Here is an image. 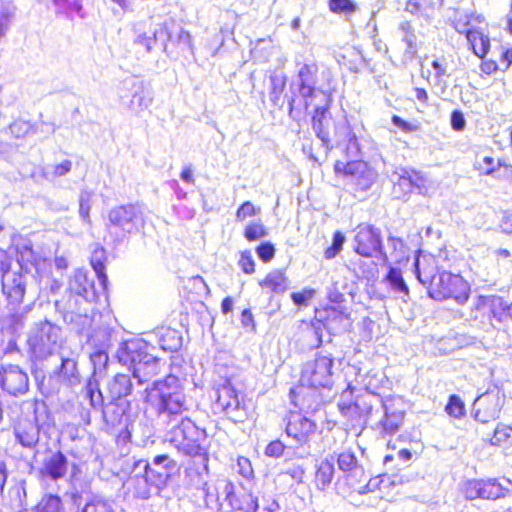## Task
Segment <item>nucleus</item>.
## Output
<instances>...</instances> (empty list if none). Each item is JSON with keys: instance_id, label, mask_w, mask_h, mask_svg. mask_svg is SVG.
I'll return each instance as SVG.
<instances>
[{"instance_id": "f257e3e1", "label": "nucleus", "mask_w": 512, "mask_h": 512, "mask_svg": "<svg viewBox=\"0 0 512 512\" xmlns=\"http://www.w3.org/2000/svg\"><path fill=\"white\" fill-rule=\"evenodd\" d=\"M133 392V383L127 374L117 373L107 385L109 404L103 410V421L107 432L113 433L117 445L131 442V403L127 400Z\"/></svg>"}, {"instance_id": "f03ea898", "label": "nucleus", "mask_w": 512, "mask_h": 512, "mask_svg": "<svg viewBox=\"0 0 512 512\" xmlns=\"http://www.w3.org/2000/svg\"><path fill=\"white\" fill-rule=\"evenodd\" d=\"M416 274L429 297L437 301L453 299L459 304L468 301L471 294L469 282L459 274L440 271L435 257H425L421 264L416 262Z\"/></svg>"}, {"instance_id": "7ed1b4c3", "label": "nucleus", "mask_w": 512, "mask_h": 512, "mask_svg": "<svg viewBox=\"0 0 512 512\" xmlns=\"http://www.w3.org/2000/svg\"><path fill=\"white\" fill-rule=\"evenodd\" d=\"M143 465L144 473L135 486V494L140 499H148L153 494H158L167 484L170 471L178 468L176 460L168 454L156 455L152 462L140 459L135 466Z\"/></svg>"}, {"instance_id": "20e7f679", "label": "nucleus", "mask_w": 512, "mask_h": 512, "mask_svg": "<svg viewBox=\"0 0 512 512\" xmlns=\"http://www.w3.org/2000/svg\"><path fill=\"white\" fill-rule=\"evenodd\" d=\"M334 359L331 355L317 353L303 368L297 384L290 389V398L298 405L305 388L314 390L331 388Z\"/></svg>"}, {"instance_id": "39448f33", "label": "nucleus", "mask_w": 512, "mask_h": 512, "mask_svg": "<svg viewBox=\"0 0 512 512\" xmlns=\"http://www.w3.org/2000/svg\"><path fill=\"white\" fill-rule=\"evenodd\" d=\"M168 440L179 452L190 457H199L207 467L209 461L207 434L189 418H182L170 430Z\"/></svg>"}, {"instance_id": "423d86ee", "label": "nucleus", "mask_w": 512, "mask_h": 512, "mask_svg": "<svg viewBox=\"0 0 512 512\" xmlns=\"http://www.w3.org/2000/svg\"><path fill=\"white\" fill-rule=\"evenodd\" d=\"M144 401L158 415L175 416L187 410L186 397L180 385L171 384L168 379L153 382L145 390Z\"/></svg>"}, {"instance_id": "0eeeda50", "label": "nucleus", "mask_w": 512, "mask_h": 512, "mask_svg": "<svg viewBox=\"0 0 512 512\" xmlns=\"http://www.w3.org/2000/svg\"><path fill=\"white\" fill-rule=\"evenodd\" d=\"M147 343L141 339H130L122 343L117 351V358L123 364L133 367V376L140 383L148 379L141 378V372L145 374L151 370V376L157 375L158 362L146 351Z\"/></svg>"}, {"instance_id": "6e6552de", "label": "nucleus", "mask_w": 512, "mask_h": 512, "mask_svg": "<svg viewBox=\"0 0 512 512\" xmlns=\"http://www.w3.org/2000/svg\"><path fill=\"white\" fill-rule=\"evenodd\" d=\"M60 328L50 322H41L29 336L28 352L34 361H41L51 356L59 345Z\"/></svg>"}, {"instance_id": "1a4fd4ad", "label": "nucleus", "mask_w": 512, "mask_h": 512, "mask_svg": "<svg viewBox=\"0 0 512 512\" xmlns=\"http://www.w3.org/2000/svg\"><path fill=\"white\" fill-rule=\"evenodd\" d=\"M333 169L336 176L349 179V183L355 192L367 191L377 179L376 171L363 160L347 162L337 160Z\"/></svg>"}, {"instance_id": "9d476101", "label": "nucleus", "mask_w": 512, "mask_h": 512, "mask_svg": "<svg viewBox=\"0 0 512 512\" xmlns=\"http://www.w3.org/2000/svg\"><path fill=\"white\" fill-rule=\"evenodd\" d=\"M215 405L234 423H243L250 415L245 402L239 399L238 391L229 381L218 387Z\"/></svg>"}, {"instance_id": "9b49d317", "label": "nucleus", "mask_w": 512, "mask_h": 512, "mask_svg": "<svg viewBox=\"0 0 512 512\" xmlns=\"http://www.w3.org/2000/svg\"><path fill=\"white\" fill-rule=\"evenodd\" d=\"M353 250L365 258H372L382 252V235L379 228L368 223H360L354 230Z\"/></svg>"}, {"instance_id": "f8f14e48", "label": "nucleus", "mask_w": 512, "mask_h": 512, "mask_svg": "<svg viewBox=\"0 0 512 512\" xmlns=\"http://www.w3.org/2000/svg\"><path fill=\"white\" fill-rule=\"evenodd\" d=\"M325 328L330 334L349 332L352 328V320L349 314L334 306L326 305L315 310L312 324Z\"/></svg>"}, {"instance_id": "ddd939ff", "label": "nucleus", "mask_w": 512, "mask_h": 512, "mask_svg": "<svg viewBox=\"0 0 512 512\" xmlns=\"http://www.w3.org/2000/svg\"><path fill=\"white\" fill-rule=\"evenodd\" d=\"M111 224L125 233H132L144 226L145 220L140 209L133 204L121 205L109 213Z\"/></svg>"}, {"instance_id": "4468645a", "label": "nucleus", "mask_w": 512, "mask_h": 512, "mask_svg": "<svg viewBox=\"0 0 512 512\" xmlns=\"http://www.w3.org/2000/svg\"><path fill=\"white\" fill-rule=\"evenodd\" d=\"M226 501L230 509L224 512H256L258 499L242 485L228 481L225 485Z\"/></svg>"}, {"instance_id": "2eb2a0df", "label": "nucleus", "mask_w": 512, "mask_h": 512, "mask_svg": "<svg viewBox=\"0 0 512 512\" xmlns=\"http://www.w3.org/2000/svg\"><path fill=\"white\" fill-rule=\"evenodd\" d=\"M467 15L463 14V21L461 18L454 21L455 29L466 36L469 43L470 50L479 58L483 59L488 54L490 49V39L483 31L477 28H469Z\"/></svg>"}, {"instance_id": "dca6fc26", "label": "nucleus", "mask_w": 512, "mask_h": 512, "mask_svg": "<svg viewBox=\"0 0 512 512\" xmlns=\"http://www.w3.org/2000/svg\"><path fill=\"white\" fill-rule=\"evenodd\" d=\"M475 308L490 320L501 322L506 317L512 319V303L506 304L500 296L480 295L477 298Z\"/></svg>"}, {"instance_id": "f3484780", "label": "nucleus", "mask_w": 512, "mask_h": 512, "mask_svg": "<svg viewBox=\"0 0 512 512\" xmlns=\"http://www.w3.org/2000/svg\"><path fill=\"white\" fill-rule=\"evenodd\" d=\"M0 386L10 395H23L29 389V377L18 366L8 365L0 371Z\"/></svg>"}, {"instance_id": "a211bd4d", "label": "nucleus", "mask_w": 512, "mask_h": 512, "mask_svg": "<svg viewBox=\"0 0 512 512\" xmlns=\"http://www.w3.org/2000/svg\"><path fill=\"white\" fill-rule=\"evenodd\" d=\"M322 93L324 95V100L321 105L314 108L311 122L317 137L327 145L330 141L328 127L332 122V117L330 114L332 96L330 93Z\"/></svg>"}, {"instance_id": "6ab92c4d", "label": "nucleus", "mask_w": 512, "mask_h": 512, "mask_svg": "<svg viewBox=\"0 0 512 512\" xmlns=\"http://www.w3.org/2000/svg\"><path fill=\"white\" fill-rule=\"evenodd\" d=\"M316 424L299 412L291 411L287 417L286 434L296 440L298 443H306L312 433H314Z\"/></svg>"}, {"instance_id": "aec40b11", "label": "nucleus", "mask_w": 512, "mask_h": 512, "mask_svg": "<svg viewBox=\"0 0 512 512\" xmlns=\"http://www.w3.org/2000/svg\"><path fill=\"white\" fill-rule=\"evenodd\" d=\"M474 168L483 176H492L496 179H512V164L504 158L495 159L486 155L474 164Z\"/></svg>"}, {"instance_id": "412c9836", "label": "nucleus", "mask_w": 512, "mask_h": 512, "mask_svg": "<svg viewBox=\"0 0 512 512\" xmlns=\"http://www.w3.org/2000/svg\"><path fill=\"white\" fill-rule=\"evenodd\" d=\"M338 409L346 425L355 427L365 421L372 408L362 397H356L352 401L339 402Z\"/></svg>"}, {"instance_id": "4be33fe9", "label": "nucleus", "mask_w": 512, "mask_h": 512, "mask_svg": "<svg viewBox=\"0 0 512 512\" xmlns=\"http://www.w3.org/2000/svg\"><path fill=\"white\" fill-rule=\"evenodd\" d=\"M68 467L69 462L66 455L62 451L57 450L50 452L44 458L39 474L42 478L56 481L66 476Z\"/></svg>"}, {"instance_id": "5701e85b", "label": "nucleus", "mask_w": 512, "mask_h": 512, "mask_svg": "<svg viewBox=\"0 0 512 512\" xmlns=\"http://www.w3.org/2000/svg\"><path fill=\"white\" fill-rule=\"evenodd\" d=\"M502 402L498 394L485 393L478 398L475 419L481 423L489 422L499 417Z\"/></svg>"}, {"instance_id": "b1692460", "label": "nucleus", "mask_w": 512, "mask_h": 512, "mask_svg": "<svg viewBox=\"0 0 512 512\" xmlns=\"http://www.w3.org/2000/svg\"><path fill=\"white\" fill-rule=\"evenodd\" d=\"M2 291L12 304L22 303L26 283L24 276L19 272H9L1 279Z\"/></svg>"}, {"instance_id": "393cba45", "label": "nucleus", "mask_w": 512, "mask_h": 512, "mask_svg": "<svg viewBox=\"0 0 512 512\" xmlns=\"http://www.w3.org/2000/svg\"><path fill=\"white\" fill-rule=\"evenodd\" d=\"M262 291L277 295L287 291L289 279L284 269H272L258 282Z\"/></svg>"}, {"instance_id": "a878e982", "label": "nucleus", "mask_w": 512, "mask_h": 512, "mask_svg": "<svg viewBox=\"0 0 512 512\" xmlns=\"http://www.w3.org/2000/svg\"><path fill=\"white\" fill-rule=\"evenodd\" d=\"M319 66L317 63H305L298 71V89L304 90L306 96H316L317 89L315 83Z\"/></svg>"}, {"instance_id": "bb28decb", "label": "nucleus", "mask_w": 512, "mask_h": 512, "mask_svg": "<svg viewBox=\"0 0 512 512\" xmlns=\"http://www.w3.org/2000/svg\"><path fill=\"white\" fill-rule=\"evenodd\" d=\"M334 465L328 459L322 460L317 464L315 475H314V484L319 490H326L332 483L334 478Z\"/></svg>"}, {"instance_id": "cd10ccee", "label": "nucleus", "mask_w": 512, "mask_h": 512, "mask_svg": "<svg viewBox=\"0 0 512 512\" xmlns=\"http://www.w3.org/2000/svg\"><path fill=\"white\" fill-rule=\"evenodd\" d=\"M425 178L414 170L404 171L395 185L403 186L405 192H412L417 189L419 192L426 191Z\"/></svg>"}, {"instance_id": "c85d7f7f", "label": "nucleus", "mask_w": 512, "mask_h": 512, "mask_svg": "<svg viewBox=\"0 0 512 512\" xmlns=\"http://www.w3.org/2000/svg\"><path fill=\"white\" fill-rule=\"evenodd\" d=\"M313 98H315V96H306L304 90L298 89V93L292 94L289 100V115L294 119H299L308 111L311 105L309 99Z\"/></svg>"}, {"instance_id": "c756f323", "label": "nucleus", "mask_w": 512, "mask_h": 512, "mask_svg": "<svg viewBox=\"0 0 512 512\" xmlns=\"http://www.w3.org/2000/svg\"><path fill=\"white\" fill-rule=\"evenodd\" d=\"M404 413L385 410L383 418L379 422V427L383 435H393L402 427Z\"/></svg>"}, {"instance_id": "7c9ffc66", "label": "nucleus", "mask_w": 512, "mask_h": 512, "mask_svg": "<svg viewBox=\"0 0 512 512\" xmlns=\"http://www.w3.org/2000/svg\"><path fill=\"white\" fill-rule=\"evenodd\" d=\"M159 345L164 351H176L181 346V336L176 329L161 327L158 330Z\"/></svg>"}, {"instance_id": "2f4dec72", "label": "nucleus", "mask_w": 512, "mask_h": 512, "mask_svg": "<svg viewBox=\"0 0 512 512\" xmlns=\"http://www.w3.org/2000/svg\"><path fill=\"white\" fill-rule=\"evenodd\" d=\"M442 5L443 0H407L404 10L412 15L423 16Z\"/></svg>"}, {"instance_id": "473e14b6", "label": "nucleus", "mask_w": 512, "mask_h": 512, "mask_svg": "<svg viewBox=\"0 0 512 512\" xmlns=\"http://www.w3.org/2000/svg\"><path fill=\"white\" fill-rule=\"evenodd\" d=\"M107 255L106 250L102 246H96L92 251L90 264L94 269L98 279L100 280L102 285H105L107 282V274H106V263Z\"/></svg>"}, {"instance_id": "72a5a7b5", "label": "nucleus", "mask_w": 512, "mask_h": 512, "mask_svg": "<svg viewBox=\"0 0 512 512\" xmlns=\"http://www.w3.org/2000/svg\"><path fill=\"white\" fill-rule=\"evenodd\" d=\"M489 443L503 449L512 448V427L505 424H498L489 439Z\"/></svg>"}, {"instance_id": "f704fd0d", "label": "nucleus", "mask_w": 512, "mask_h": 512, "mask_svg": "<svg viewBox=\"0 0 512 512\" xmlns=\"http://www.w3.org/2000/svg\"><path fill=\"white\" fill-rule=\"evenodd\" d=\"M35 132V124L21 117L14 119L8 126V133L15 139H23Z\"/></svg>"}, {"instance_id": "c9c22d12", "label": "nucleus", "mask_w": 512, "mask_h": 512, "mask_svg": "<svg viewBox=\"0 0 512 512\" xmlns=\"http://www.w3.org/2000/svg\"><path fill=\"white\" fill-rule=\"evenodd\" d=\"M35 512H64L63 501L56 494H47L35 505Z\"/></svg>"}, {"instance_id": "e433bc0d", "label": "nucleus", "mask_w": 512, "mask_h": 512, "mask_svg": "<svg viewBox=\"0 0 512 512\" xmlns=\"http://www.w3.org/2000/svg\"><path fill=\"white\" fill-rule=\"evenodd\" d=\"M207 284L204 279L197 275L190 277L183 285L184 295L187 299H194L207 291Z\"/></svg>"}, {"instance_id": "4c0bfd02", "label": "nucleus", "mask_w": 512, "mask_h": 512, "mask_svg": "<svg viewBox=\"0 0 512 512\" xmlns=\"http://www.w3.org/2000/svg\"><path fill=\"white\" fill-rule=\"evenodd\" d=\"M479 498L495 500L502 496V487L495 480H479Z\"/></svg>"}, {"instance_id": "58836bf2", "label": "nucleus", "mask_w": 512, "mask_h": 512, "mask_svg": "<svg viewBox=\"0 0 512 512\" xmlns=\"http://www.w3.org/2000/svg\"><path fill=\"white\" fill-rule=\"evenodd\" d=\"M85 396L89 400L90 405L94 408L103 403V395L100 390L99 382L96 378L92 377L86 381Z\"/></svg>"}, {"instance_id": "ea45409f", "label": "nucleus", "mask_w": 512, "mask_h": 512, "mask_svg": "<svg viewBox=\"0 0 512 512\" xmlns=\"http://www.w3.org/2000/svg\"><path fill=\"white\" fill-rule=\"evenodd\" d=\"M445 412L454 419H461L466 415V407L460 396L452 394L445 405Z\"/></svg>"}, {"instance_id": "a19ab883", "label": "nucleus", "mask_w": 512, "mask_h": 512, "mask_svg": "<svg viewBox=\"0 0 512 512\" xmlns=\"http://www.w3.org/2000/svg\"><path fill=\"white\" fill-rule=\"evenodd\" d=\"M56 375L63 381H71L78 376L77 362L72 358H62Z\"/></svg>"}, {"instance_id": "79ce46f5", "label": "nucleus", "mask_w": 512, "mask_h": 512, "mask_svg": "<svg viewBox=\"0 0 512 512\" xmlns=\"http://www.w3.org/2000/svg\"><path fill=\"white\" fill-rule=\"evenodd\" d=\"M268 235V229L261 221L248 223L243 230V236L248 242L257 241Z\"/></svg>"}, {"instance_id": "37998d69", "label": "nucleus", "mask_w": 512, "mask_h": 512, "mask_svg": "<svg viewBox=\"0 0 512 512\" xmlns=\"http://www.w3.org/2000/svg\"><path fill=\"white\" fill-rule=\"evenodd\" d=\"M385 279L389 282L394 290L400 291L404 295L409 294V288L406 285L402 276V272L399 268L390 267Z\"/></svg>"}, {"instance_id": "c03bdc74", "label": "nucleus", "mask_w": 512, "mask_h": 512, "mask_svg": "<svg viewBox=\"0 0 512 512\" xmlns=\"http://www.w3.org/2000/svg\"><path fill=\"white\" fill-rule=\"evenodd\" d=\"M391 484L390 477L381 474L371 477L365 486L362 489H359V492L368 493V492H376L383 491V489L387 488Z\"/></svg>"}, {"instance_id": "a18cd8bd", "label": "nucleus", "mask_w": 512, "mask_h": 512, "mask_svg": "<svg viewBox=\"0 0 512 512\" xmlns=\"http://www.w3.org/2000/svg\"><path fill=\"white\" fill-rule=\"evenodd\" d=\"M270 99L274 105H279L286 87V78L283 76H271Z\"/></svg>"}, {"instance_id": "49530a36", "label": "nucleus", "mask_w": 512, "mask_h": 512, "mask_svg": "<svg viewBox=\"0 0 512 512\" xmlns=\"http://www.w3.org/2000/svg\"><path fill=\"white\" fill-rule=\"evenodd\" d=\"M329 10L334 14L351 15L357 10L352 0H328Z\"/></svg>"}, {"instance_id": "de8ad7c7", "label": "nucleus", "mask_w": 512, "mask_h": 512, "mask_svg": "<svg viewBox=\"0 0 512 512\" xmlns=\"http://www.w3.org/2000/svg\"><path fill=\"white\" fill-rule=\"evenodd\" d=\"M337 464L340 470L350 472L357 468L358 461L352 451H342L337 456Z\"/></svg>"}, {"instance_id": "09e8293b", "label": "nucleus", "mask_w": 512, "mask_h": 512, "mask_svg": "<svg viewBox=\"0 0 512 512\" xmlns=\"http://www.w3.org/2000/svg\"><path fill=\"white\" fill-rule=\"evenodd\" d=\"M345 240V236L341 231H335L332 244L325 249L324 257L326 259L335 258L341 252Z\"/></svg>"}, {"instance_id": "8fccbe9b", "label": "nucleus", "mask_w": 512, "mask_h": 512, "mask_svg": "<svg viewBox=\"0 0 512 512\" xmlns=\"http://www.w3.org/2000/svg\"><path fill=\"white\" fill-rule=\"evenodd\" d=\"M238 265L244 274L251 275L256 270V264L250 250L239 252Z\"/></svg>"}, {"instance_id": "3c124183", "label": "nucleus", "mask_w": 512, "mask_h": 512, "mask_svg": "<svg viewBox=\"0 0 512 512\" xmlns=\"http://www.w3.org/2000/svg\"><path fill=\"white\" fill-rule=\"evenodd\" d=\"M260 213V207L255 206L251 201H244L236 211V220L243 222L247 218L254 217Z\"/></svg>"}, {"instance_id": "603ef678", "label": "nucleus", "mask_w": 512, "mask_h": 512, "mask_svg": "<svg viewBox=\"0 0 512 512\" xmlns=\"http://www.w3.org/2000/svg\"><path fill=\"white\" fill-rule=\"evenodd\" d=\"M275 247L270 242H263L256 247V253L264 263L270 262L275 256Z\"/></svg>"}, {"instance_id": "864d4df0", "label": "nucleus", "mask_w": 512, "mask_h": 512, "mask_svg": "<svg viewBox=\"0 0 512 512\" xmlns=\"http://www.w3.org/2000/svg\"><path fill=\"white\" fill-rule=\"evenodd\" d=\"M391 121L396 127H398L400 130L406 133L415 132L420 128L419 122H408L398 115H393L391 117Z\"/></svg>"}, {"instance_id": "5fc2aeb1", "label": "nucleus", "mask_w": 512, "mask_h": 512, "mask_svg": "<svg viewBox=\"0 0 512 512\" xmlns=\"http://www.w3.org/2000/svg\"><path fill=\"white\" fill-rule=\"evenodd\" d=\"M478 487H479V480L473 479V480L466 481L462 488L464 497L469 500H474V499L479 498L480 490H478Z\"/></svg>"}, {"instance_id": "6e6d98bb", "label": "nucleus", "mask_w": 512, "mask_h": 512, "mask_svg": "<svg viewBox=\"0 0 512 512\" xmlns=\"http://www.w3.org/2000/svg\"><path fill=\"white\" fill-rule=\"evenodd\" d=\"M20 258L18 262L21 266V269L28 270V263L35 264L36 255L34 254L32 248L24 246L19 252Z\"/></svg>"}, {"instance_id": "4d7b16f0", "label": "nucleus", "mask_w": 512, "mask_h": 512, "mask_svg": "<svg viewBox=\"0 0 512 512\" xmlns=\"http://www.w3.org/2000/svg\"><path fill=\"white\" fill-rule=\"evenodd\" d=\"M285 449L286 446L284 445V443L276 439L268 443V445L265 448V454L269 457L278 458L284 454Z\"/></svg>"}, {"instance_id": "13d9d810", "label": "nucleus", "mask_w": 512, "mask_h": 512, "mask_svg": "<svg viewBox=\"0 0 512 512\" xmlns=\"http://www.w3.org/2000/svg\"><path fill=\"white\" fill-rule=\"evenodd\" d=\"M315 291L313 289H305L301 292H294L291 294L293 303L297 306L307 305L308 302L313 298Z\"/></svg>"}, {"instance_id": "bf43d9fd", "label": "nucleus", "mask_w": 512, "mask_h": 512, "mask_svg": "<svg viewBox=\"0 0 512 512\" xmlns=\"http://www.w3.org/2000/svg\"><path fill=\"white\" fill-rule=\"evenodd\" d=\"M91 203L88 198H80L79 200V216L82 221L88 225L91 224L90 218Z\"/></svg>"}, {"instance_id": "052dcab7", "label": "nucleus", "mask_w": 512, "mask_h": 512, "mask_svg": "<svg viewBox=\"0 0 512 512\" xmlns=\"http://www.w3.org/2000/svg\"><path fill=\"white\" fill-rule=\"evenodd\" d=\"M72 169V162L70 160H64L59 164L53 166L52 175L55 178L65 176Z\"/></svg>"}, {"instance_id": "680f3d73", "label": "nucleus", "mask_w": 512, "mask_h": 512, "mask_svg": "<svg viewBox=\"0 0 512 512\" xmlns=\"http://www.w3.org/2000/svg\"><path fill=\"white\" fill-rule=\"evenodd\" d=\"M284 474L291 477L297 483H301L305 476V468L302 465H294L288 468Z\"/></svg>"}, {"instance_id": "e2e57ef3", "label": "nucleus", "mask_w": 512, "mask_h": 512, "mask_svg": "<svg viewBox=\"0 0 512 512\" xmlns=\"http://www.w3.org/2000/svg\"><path fill=\"white\" fill-rule=\"evenodd\" d=\"M11 257L8 253L0 249V277L1 279L10 272Z\"/></svg>"}, {"instance_id": "0e129e2a", "label": "nucleus", "mask_w": 512, "mask_h": 512, "mask_svg": "<svg viewBox=\"0 0 512 512\" xmlns=\"http://www.w3.org/2000/svg\"><path fill=\"white\" fill-rule=\"evenodd\" d=\"M465 119L463 113L459 110H454L451 113V126L456 131H461L465 127Z\"/></svg>"}, {"instance_id": "69168bd1", "label": "nucleus", "mask_w": 512, "mask_h": 512, "mask_svg": "<svg viewBox=\"0 0 512 512\" xmlns=\"http://www.w3.org/2000/svg\"><path fill=\"white\" fill-rule=\"evenodd\" d=\"M480 70L485 75H491L499 70V66L495 60L483 58L480 64Z\"/></svg>"}, {"instance_id": "338daca9", "label": "nucleus", "mask_w": 512, "mask_h": 512, "mask_svg": "<svg viewBox=\"0 0 512 512\" xmlns=\"http://www.w3.org/2000/svg\"><path fill=\"white\" fill-rule=\"evenodd\" d=\"M414 92L418 102L424 106L429 105V94L425 88L415 87Z\"/></svg>"}, {"instance_id": "774afa93", "label": "nucleus", "mask_w": 512, "mask_h": 512, "mask_svg": "<svg viewBox=\"0 0 512 512\" xmlns=\"http://www.w3.org/2000/svg\"><path fill=\"white\" fill-rule=\"evenodd\" d=\"M501 63L503 64V70L509 69L512 65V48H506L503 50L500 56Z\"/></svg>"}]
</instances>
